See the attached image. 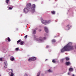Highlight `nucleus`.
<instances>
[{"label": "nucleus", "mask_w": 76, "mask_h": 76, "mask_svg": "<svg viewBox=\"0 0 76 76\" xmlns=\"http://www.w3.org/2000/svg\"><path fill=\"white\" fill-rule=\"evenodd\" d=\"M7 40H8V41H9V42H10V41H11L10 38L8 37Z\"/></svg>", "instance_id": "obj_23"}, {"label": "nucleus", "mask_w": 76, "mask_h": 76, "mask_svg": "<svg viewBox=\"0 0 76 76\" xmlns=\"http://www.w3.org/2000/svg\"><path fill=\"white\" fill-rule=\"evenodd\" d=\"M36 6L35 4H33L31 6V8L30 9L31 10V12L32 13L35 12V8Z\"/></svg>", "instance_id": "obj_3"}, {"label": "nucleus", "mask_w": 76, "mask_h": 76, "mask_svg": "<svg viewBox=\"0 0 76 76\" xmlns=\"http://www.w3.org/2000/svg\"><path fill=\"white\" fill-rule=\"evenodd\" d=\"M65 59H66V61H69V58H68V57H67L65 58Z\"/></svg>", "instance_id": "obj_18"}, {"label": "nucleus", "mask_w": 76, "mask_h": 76, "mask_svg": "<svg viewBox=\"0 0 76 76\" xmlns=\"http://www.w3.org/2000/svg\"><path fill=\"white\" fill-rule=\"evenodd\" d=\"M64 61V59H62L61 60V62H62V63Z\"/></svg>", "instance_id": "obj_27"}, {"label": "nucleus", "mask_w": 76, "mask_h": 76, "mask_svg": "<svg viewBox=\"0 0 76 76\" xmlns=\"http://www.w3.org/2000/svg\"><path fill=\"white\" fill-rule=\"evenodd\" d=\"M44 29L45 32H46L47 33H48V29L47 27H45L44 28Z\"/></svg>", "instance_id": "obj_8"}, {"label": "nucleus", "mask_w": 76, "mask_h": 76, "mask_svg": "<svg viewBox=\"0 0 76 76\" xmlns=\"http://www.w3.org/2000/svg\"><path fill=\"white\" fill-rule=\"evenodd\" d=\"M4 69H7V65H4Z\"/></svg>", "instance_id": "obj_14"}, {"label": "nucleus", "mask_w": 76, "mask_h": 76, "mask_svg": "<svg viewBox=\"0 0 76 76\" xmlns=\"http://www.w3.org/2000/svg\"><path fill=\"white\" fill-rule=\"evenodd\" d=\"M51 13L52 15H55V13H56V12L54 11H52L51 12Z\"/></svg>", "instance_id": "obj_15"}, {"label": "nucleus", "mask_w": 76, "mask_h": 76, "mask_svg": "<svg viewBox=\"0 0 76 76\" xmlns=\"http://www.w3.org/2000/svg\"><path fill=\"white\" fill-rule=\"evenodd\" d=\"M69 72H73V69L72 68H70L69 69Z\"/></svg>", "instance_id": "obj_13"}, {"label": "nucleus", "mask_w": 76, "mask_h": 76, "mask_svg": "<svg viewBox=\"0 0 76 76\" xmlns=\"http://www.w3.org/2000/svg\"><path fill=\"white\" fill-rule=\"evenodd\" d=\"M8 10H9V9H8Z\"/></svg>", "instance_id": "obj_46"}, {"label": "nucleus", "mask_w": 76, "mask_h": 76, "mask_svg": "<svg viewBox=\"0 0 76 76\" xmlns=\"http://www.w3.org/2000/svg\"><path fill=\"white\" fill-rule=\"evenodd\" d=\"M24 43V42H23V41H22L21 42L20 44V45H23V43Z\"/></svg>", "instance_id": "obj_19"}, {"label": "nucleus", "mask_w": 76, "mask_h": 76, "mask_svg": "<svg viewBox=\"0 0 76 76\" xmlns=\"http://www.w3.org/2000/svg\"><path fill=\"white\" fill-rule=\"evenodd\" d=\"M36 60V58L35 57H33L29 58L28 59V61H34Z\"/></svg>", "instance_id": "obj_6"}, {"label": "nucleus", "mask_w": 76, "mask_h": 76, "mask_svg": "<svg viewBox=\"0 0 76 76\" xmlns=\"http://www.w3.org/2000/svg\"><path fill=\"white\" fill-rule=\"evenodd\" d=\"M32 32L33 34L35 35L36 34V30H33Z\"/></svg>", "instance_id": "obj_9"}, {"label": "nucleus", "mask_w": 76, "mask_h": 76, "mask_svg": "<svg viewBox=\"0 0 76 76\" xmlns=\"http://www.w3.org/2000/svg\"><path fill=\"white\" fill-rule=\"evenodd\" d=\"M72 76H75V75H74V74H73V75H72Z\"/></svg>", "instance_id": "obj_38"}, {"label": "nucleus", "mask_w": 76, "mask_h": 76, "mask_svg": "<svg viewBox=\"0 0 76 76\" xmlns=\"http://www.w3.org/2000/svg\"><path fill=\"white\" fill-rule=\"evenodd\" d=\"M39 32H41V29L39 30Z\"/></svg>", "instance_id": "obj_36"}, {"label": "nucleus", "mask_w": 76, "mask_h": 76, "mask_svg": "<svg viewBox=\"0 0 76 76\" xmlns=\"http://www.w3.org/2000/svg\"><path fill=\"white\" fill-rule=\"evenodd\" d=\"M4 65H7V62L6 61H4Z\"/></svg>", "instance_id": "obj_16"}, {"label": "nucleus", "mask_w": 76, "mask_h": 76, "mask_svg": "<svg viewBox=\"0 0 76 76\" xmlns=\"http://www.w3.org/2000/svg\"><path fill=\"white\" fill-rule=\"evenodd\" d=\"M37 76H38V74H37Z\"/></svg>", "instance_id": "obj_40"}, {"label": "nucleus", "mask_w": 76, "mask_h": 76, "mask_svg": "<svg viewBox=\"0 0 76 76\" xmlns=\"http://www.w3.org/2000/svg\"><path fill=\"white\" fill-rule=\"evenodd\" d=\"M68 75H71V74L70 73V72H68Z\"/></svg>", "instance_id": "obj_33"}, {"label": "nucleus", "mask_w": 76, "mask_h": 76, "mask_svg": "<svg viewBox=\"0 0 76 76\" xmlns=\"http://www.w3.org/2000/svg\"><path fill=\"white\" fill-rule=\"evenodd\" d=\"M31 12V10H30V8L28 9V8H27V7H25L23 9V13H25L26 14L28 12Z\"/></svg>", "instance_id": "obj_2"}, {"label": "nucleus", "mask_w": 76, "mask_h": 76, "mask_svg": "<svg viewBox=\"0 0 76 76\" xmlns=\"http://www.w3.org/2000/svg\"><path fill=\"white\" fill-rule=\"evenodd\" d=\"M66 65V66H69L70 64V63L69 62H66L65 63Z\"/></svg>", "instance_id": "obj_12"}, {"label": "nucleus", "mask_w": 76, "mask_h": 76, "mask_svg": "<svg viewBox=\"0 0 76 76\" xmlns=\"http://www.w3.org/2000/svg\"><path fill=\"white\" fill-rule=\"evenodd\" d=\"M22 14H21L20 15V16H22Z\"/></svg>", "instance_id": "obj_39"}, {"label": "nucleus", "mask_w": 76, "mask_h": 76, "mask_svg": "<svg viewBox=\"0 0 76 76\" xmlns=\"http://www.w3.org/2000/svg\"><path fill=\"white\" fill-rule=\"evenodd\" d=\"M21 41V39H20L19 40H18L17 42V43L18 44V43H19V42H20Z\"/></svg>", "instance_id": "obj_26"}, {"label": "nucleus", "mask_w": 76, "mask_h": 76, "mask_svg": "<svg viewBox=\"0 0 76 76\" xmlns=\"http://www.w3.org/2000/svg\"><path fill=\"white\" fill-rule=\"evenodd\" d=\"M73 50V47L72 46V43L71 42L69 43L66 46L64 47L61 50V52L63 53L64 51H69Z\"/></svg>", "instance_id": "obj_1"}, {"label": "nucleus", "mask_w": 76, "mask_h": 76, "mask_svg": "<svg viewBox=\"0 0 76 76\" xmlns=\"http://www.w3.org/2000/svg\"><path fill=\"white\" fill-rule=\"evenodd\" d=\"M26 7L29 9L31 7V4L30 3H28Z\"/></svg>", "instance_id": "obj_7"}, {"label": "nucleus", "mask_w": 76, "mask_h": 76, "mask_svg": "<svg viewBox=\"0 0 76 76\" xmlns=\"http://www.w3.org/2000/svg\"><path fill=\"white\" fill-rule=\"evenodd\" d=\"M10 70H11V72H12V73H13V69H10Z\"/></svg>", "instance_id": "obj_34"}, {"label": "nucleus", "mask_w": 76, "mask_h": 76, "mask_svg": "<svg viewBox=\"0 0 76 76\" xmlns=\"http://www.w3.org/2000/svg\"><path fill=\"white\" fill-rule=\"evenodd\" d=\"M42 23H43V24H44V25H47V24H48V23H50V22H51L50 20H42L41 21Z\"/></svg>", "instance_id": "obj_4"}, {"label": "nucleus", "mask_w": 76, "mask_h": 76, "mask_svg": "<svg viewBox=\"0 0 76 76\" xmlns=\"http://www.w3.org/2000/svg\"><path fill=\"white\" fill-rule=\"evenodd\" d=\"M48 47H49V46H47L46 47V48H48Z\"/></svg>", "instance_id": "obj_35"}, {"label": "nucleus", "mask_w": 76, "mask_h": 76, "mask_svg": "<svg viewBox=\"0 0 76 76\" xmlns=\"http://www.w3.org/2000/svg\"><path fill=\"white\" fill-rule=\"evenodd\" d=\"M10 73H11L10 76H14V74H13V72H10Z\"/></svg>", "instance_id": "obj_17"}, {"label": "nucleus", "mask_w": 76, "mask_h": 76, "mask_svg": "<svg viewBox=\"0 0 76 76\" xmlns=\"http://www.w3.org/2000/svg\"><path fill=\"white\" fill-rule=\"evenodd\" d=\"M0 76H1V75H0Z\"/></svg>", "instance_id": "obj_45"}, {"label": "nucleus", "mask_w": 76, "mask_h": 76, "mask_svg": "<svg viewBox=\"0 0 76 76\" xmlns=\"http://www.w3.org/2000/svg\"><path fill=\"white\" fill-rule=\"evenodd\" d=\"M37 0H35V1H37Z\"/></svg>", "instance_id": "obj_41"}, {"label": "nucleus", "mask_w": 76, "mask_h": 76, "mask_svg": "<svg viewBox=\"0 0 76 76\" xmlns=\"http://www.w3.org/2000/svg\"><path fill=\"white\" fill-rule=\"evenodd\" d=\"M48 72H49V73L52 72V71L50 69L48 70Z\"/></svg>", "instance_id": "obj_25"}, {"label": "nucleus", "mask_w": 76, "mask_h": 76, "mask_svg": "<svg viewBox=\"0 0 76 76\" xmlns=\"http://www.w3.org/2000/svg\"><path fill=\"white\" fill-rule=\"evenodd\" d=\"M46 39V37H40L39 38V42H43L44 40H45Z\"/></svg>", "instance_id": "obj_5"}, {"label": "nucleus", "mask_w": 76, "mask_h": 76, "mask_svg": "<svg viewBox=\"0 0 76 76\" xmlns=\"http://www.w3.org/2000/svg\"><path fill=\"white\" fill-rule=\"evenodd\" d=\"M15 50L16 51H18V50H19V48H16Z\"/></svg>", "instance_id": "obj_29"}, {"label": "nucleus", "mask_w": 76, "mask_h": 76, "mask_svg": "<svg viewBox=\"0 0 76 76\" xmlns=\"http://www.w3.org/2000/svg\"><path fill=\"white\" fill-rule=\"evenodd\" d=\"M18 30V29H17V30Z\"/></svg>", "instance_id": "obj_47"}, {"label": "nucleus", "mask_w": 76, "mask_h": 76, "mask_svg": "<svg viewBox=\"0 0 76 76\" xmlns=\"http://www.w3.org/2000/svg\"><path fill=\"white\" fill-rule=\"evenodd\" d=\"M41 19H42V18H41Z\"/></svg>", "instance_id": "obj_44"}, {"label": "nucleus", "mask_w": 76, "mask_h": 76, "mask_svg": "<svg viewBox=\"0 0 76 76\" xmlns=\"http://www.w3.org/2000/svg\"><path fill=\"white\" fill-rule=\"evenodd\" d=\"M24 76H28V75L26 73H25L24 74Z\"/></svg>", "instance_id": "obj_32"}, {"label": "nucleus", "mask_w": 76, "mask_h": 76, "mask_svg": "<svg viewBox=\"0 0 76 76\" xmlns=\"http://www.w3.org/2000/svg\"><path fill=\"white\" fill-rule=\"evenodd\" d=\"M56 22H57L56 21Z\"/></svg>", "instance_id": "obj_48"}, {"label": "nucleus", "mask_w": 76, "mask_h": 76, "mask_svg": "<svg viewBox=\"0 0 76 76\" xmlns=\"http://www.w3.org/2000/svg\"><path fill=\"white\" fill-rule=\"evenodd\" d=\"M52 62L53 63H56V60H55L53 59L52 61Z\"/></svg>", "instance_id": "obj_22"}, {"label": "nucleus", "mask_w": 76, "mask_h": 76, "mask_svg": "<svg viewBox=\"0 0 76 76\" xmlns=\"http://www.w3.org/2000/svg\"><path fill=\"white\" fill-rule=\"evenodd\" d=\"M9 0H6V3L7 4H8Z\"/></svg>", "instance_id": "obj_24"}, {"label": "nucleus", "mask_w": 76, "mask_h": 76, "mask_svg": "<svg viewBox=\"0 0 76 76\" xmlns=\"http://www.w3.org/2000/svg\"><path fill=\"white\" fill-rule=\"evenodd\" d=\"M12 9H13V6L11 7H9V9H10V10H12Z\"/></svg>", "instance_id": "obj_28"}, {"label": "nucleus", "mask_w": 76, "mask_h": 76, "mask_svg": "<svg viewBox=\"0 0 76 76\" xmlns=\"http://www.w3.org/2000/svg\"><path fill=\"white\" fill-rule=\"evenodd\" d=\"M72 26H71V25L69 24L67 26H66V28H68V29H69V28L71 27Z\"/></svg>", "instance_id": "obj_11"}, {"label": "nucleus", "mask_w": 76, "mask_h": 76, "mask_svg": "<svg viewBox=\"0 0 76 76\" xmlns=\"http://www.w3.org/2000/svg\"><path fill=\"white\" fill-rule=\"evenodd\" d=\"M34 37L36 41H38V37H37L36 36H34Z\"/></svg>", "instance_id": "obj_10"}, {"label": "nucleus", "mask_w": 76, "mask_h": 76, "mask_svg": "<svg viewBox=\"0 0 76 76\" xmlns=\"http://www.w3.org/2000/svg\"><path fill=\"white\" fill-rule=\"evenodd\" d=\"M27 37H28V35H26L24 37L25 38V39H26V38H27Z\"/></svg>", "instance_id": "obj_31"}, {"label": "nucleus", "mask_w": 76, "mask_h": 76, "mask_svg": "<svg viewBox=\"0 0 76 76\" xmlns=\"http://www.w3.org/2000/svg\"><path fill=\"white\" fill-rule=\"evenodd\" d=\"M47 60H48V59H46V60H45V61H47Z\"/></svg>", "instance_id": "obj_37"}, {"label": "nucleus", "mask_w": 76, "mask_h": 76, "mask_svg": "<svg viewBox=\"0 0 76 76\" xmlns=\"http://www.w3.org/2000/svg\"><path fill=\"white\" fill-rule=\"evenodd\" d=\"M7 39V38H6V39Z\"/></svg>", "instance_id": "obj_42"}, {"label": "nucleus", "mask_w": 76, "mask_h": 76, "mask_svg": "<svg viewBox=\"0 0 76 76\" xmlns=\"http://www.w3.org/2000/svg\"><path fill=\"white\" fill-rule=\"evenodd\" d=\"M3 60V58H0V61H1Z\"/></svg>", "instance_id": "obj_30"}, {"label": "nucleus", "mask_w": 76, "mask_h": 76, "mask_svg": "<svg viewBox=\"0 0 76 76\" xmlns=\"http://www.w3.org/2000/svg\"><path fill=\"white\" fill-rule=\"evenodd\" d=\"M39 74H40V72H39Z\"/></svg>", "instance_id": "obj_43"}, {"label": "nucleus", "mask_w": 76, "mask_h": 76, "mask_svg": "<svg viewBox=\"0 0 76 76\" xmlns=\"http://www.w3.org/2000/svg\"><path fill=\"white\" fill-rule=\"evenodd\" d=\"M52 42H56V41L55 39H53L52 40Z\"/></svg>", "instance_id": "obj_21"}, {"label": "nucleus", "mask_w": 76, "mask_h": 76, "mask_svg": "<svg viewBox=\"0 0 76 76\" xmlns=\"http://www.w3.org/2000/svg\"><path fill=\"white\" fill-rule=\"evenodd\" d=\"M12 58H11V61H13V60H15V58H14V57L12 56Z\"/></svg>", "instance_id": "obj_20"}]
</instances>
